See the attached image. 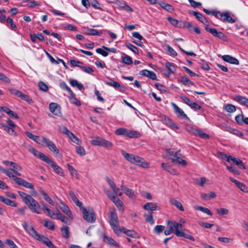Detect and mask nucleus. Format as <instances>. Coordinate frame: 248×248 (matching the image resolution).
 <instances>
[{
	"label": "nucleus",
	"instance_id": "603ef678",
	"mask_svg": "<svg viewBox=\"0 0 248 248\" xmlns=\"http://www.w3.org/2000/svg\"><path fill=\"white\" fill-rule=\"evenodd\" d=\"M70 63L71 65L73 67H79L81 68L83 63L78 60H70Z\"/></svg>",
	"mask_w": 248,
	"mask_h": 248
},
{
	"label": "nucleus",
	"instance_id": "72a5a7b5",
	"mask_svg": "<svg viewBox=\"0 0 248 248\" xmlns=\"http://www.w3.org/2000/svg\"><path fill=\"white\" fill-rule=\"evenodd\" d=\"M158 4L163 9L169 12H173L174 10L173 7L169 4L164 2H158Z\"/></svg>",
	"mask_w": 248,
	"mask_h": 248
},
{
	"label": "nucleus",
	"instance_id": "9b49d317",
	"mask_svg": "<svg viewBox=\"0 0 248 248\" xmlns=\"http://www.w3.org/2000/svg\"><path fill=\"white\" fill-rule=\"evenodd\" d=\"M205 29L206 31L212 33L215 37H217L224 41H226L227 40L226 36L223 32L218 31L216 29L211 28L208 26H206L205 27Z\"/></svg>",
	"mask_w": 248,
	"mask_h": 248
},
{
	"label": "nucleus",
	"instance_id": "864d4df0",
	"mask_svg": "<svg viewBox=\"0 0 248 248\" xmlns=\"http://www.w3.org/2000/svg\"><path fill=\"white\" fill-rule=\"evenodd\" d=\"M177 234L179 235V237H184L185 238L192 240V241H195L194 237L192 235L185 233L183 231L181 233H178Z\"/></svg>",
	"mask_w": 248,
	"mask_h": 248
},
{
	"label": "nucleus",
	"instance_id": "473e14b6",
	"mask_svg": "<svg viewBox=\"0 0 248 248\" xmlns=\"http://www.w3.org/2000/svg\"><path fill=\"white\" fill-rule=\"evenodd\" d=\"M0 201L12 207H16L17 206V204L14 201L2 196L0 197Z\"/></svg>",
	"mask_w": 248,
	"mask_h": 248
},
{
	"label": "nucleus",
	"instance_id": "bb28decb",
	"mask_svg": "<svg viewBox=\"0 0 248 248\" xmlns=\"http://www.w3.org/2000/svg\"><path fill=\"white\" fill-rule=\"evenodd\" d=\"M189 13L195 16L197 19L204 24H207V20L206 18L200 13L196 11H192Z\"/></svg>",
	"mask_w": 248,
	"mask_h": 248
},
{
	"label": "nucleus",
	"instance_id": "f704fd0d",
	"mask_svg": "<svg viewBox=\"0 0 248 248\" xmlns=\"http://www.w3.org/2000/svg\"><path fill=\"white\" fill-rule=\"evenodd\" d=\"M68 97L70 102L72 104H74L77 106H79L81 105L80 101L76 98L75 95L73 92L72 93H69V96Z\"/></svg>",
	"mask_w": 248,
	"mask_h": 248
},
{
	"label": "nucleus",
	"instance_id": "c756f323",
	"mask_svg": "<svg viewBox=\"0 0 248 248\" xmlns=\"http://www.w3.org/2000/svg\"><path fill=\"white\" fill-rule=\"evenodd\" d=\"M162 167L166 171L169 172L170 174L173 175H177L178 172L177 171L173 168H172L170 166H169L167 163H162Z\"/></svg>",
	"mask_w": 248,
	"mask_h": 248
},
{
	"label": "nucleus",
	"instance_id": "774afa93",
	"mask_svg": "<svg viewBox=\"0 0 248 248\" xmlns=\"http://www.w3.org/2000/svg\"><path fill=\"white\" fill-rule=\"evenodd\" d=\"M180 97L185 104H186L189 107L191 106V104L193 102L192 101L190 100L188 98H187L186 96L181 95L180 96Z\"/></svg>",
	"mask_w": 248,
	"mask_h": 248
},
{
	"label": "nucleus",
	"instance_id": "20e7f679",
	"mask_svg": "<svg viewBox=\"0 0 248 248\" xmlns=\"http://www.w3.org/2000/svg\"><path fill=\"white\" fill-rule=\"evenodd\" d=\"M25 203L28 206L29 208L32 212L38 214H42L40 206L37 201L32 197H31Z\"/></svg>",
	"mask_w": 248,
	"mask_h": 248
},
{
	"label": "nucleus",
	"instance_id": "c85d7f7f",
	"mask_svg": "<svg viewBox=\"0 0 248 248\" xmlns=\"http://www.w3.org/2000/svg\"><path fill=\"white\" fill-rule=\"evenodd\" d=\"M0 170L3 173H5L7 176H8L11 179L13 180L16 176L14 175V172L12 171L11 169H6L4 168L3 167L0 166Z\"/></svg>",
	"mask_w": 248,
	"mask_h": 248
},
{
	"label": "nucleus",
	"instance_id": "bf43d9fd",
	"mask_svg": "<svg viewBox=\"0 0 248 248\" xmlns=\"http://www.w3.org/2000/svg\"><path fill=\"white\" fill-rule=\"evenodd\" d=\"M165 226L163 225H156L154 229V232L156 234H159L165 230Z\"/></svg>",
	"mask_w": 248,
	"mask_h": 248
},
{
	"label": "nucleus",
	"instance_id": "a18cd8bd",
	"mask_svg": "<svg viewBox=\"0 0 248 248\" xmlns=\"http://www.w3.org/2000/svg\"><path fill=\"white\" fill-rule=\"evenodd\" d=\"M125 234L128 237H131L132 238H138V234L136 232L133 230H126L125 229Z\"/></svg>",
	"mask_w": 248,
	"mask_h": 248
},
{
	"label": "nucleus",
	"instance_id": "c9c22d12",
	"mask_svg": "<svg viewBox=\"0 0 248 248\" xmlns=\"http://www.w3.org/2000/svg\"><path fill=\"white\" fill-rule=\"evenodd\" d=\"M125 194L130 199L133 200L136 198V194L133 190L125 187Z\"/></svg>",
	"mask_w": 248,
	"mask_h": 248
},
{
	"label": "nucleus",
	"instance_id": "79ce46f5",
	"mask_svg": "<svg viewBox=\"0 0 248 248\" xmlns=\"http://www.w3.org/2000/svg\"><path fill=\"white\" fill-rule=\"evenodd\" d=\"M194 209L195 210L202 211L210 216H212L213 215V213L211 212V211L206 207H203L200 206H197L194 207Z\"/></svg>",
	"mask_w": 248,
	"mask_h": 248
},
{
	"label": "nucleus",
	"instance_id": "09e8293b",
	"mask_svg": "<svg viewBox=\"0 0 248 248\" xmlns=\"http://www.w3.org/2000/svg\"><path fill=\"white\" fill-rule=\"evenodd\" d=\"M44 226L50 230H54L55 228L53 223L48 219H45Z\"/></svg>",
	"mask_w": 248,
	"mask_h": 248
},
{
	"label": "nucleus",
	"instance_id": "680f3d73",
	"mask_svg": "<svg viewBox=\"0 0 248 248\" xmlns=\"http://www.w3.org/2000/svg\"><path fill=\"white\" fill-rule=\"evenodd\" d=\"M126 47H127L130 50L133 51L135 54H138L139 52L138 48L134 45L130 43H127L125 44Z\"/></svg>",
	"mask_w": 248,
	"mask_h": 248
},
{
	"label": "nucleus",
	"instance_id": "f3484780",
	"mask_svg": "<svg viewBox=\"0 0 248 248\" xmlns=\"http://www.w3.org/2000/svg\"><path fill=\"white\" fill-rule=\"evenodd\" d=\"M106 180L113 191L114 194H115V195L121 196L122 195V192L121 190L116 186V185L112 180H111L109 177H106Z\"/></svg>",
	"mask_w": 248,
	"mask_h": 248
},
{
	"label": "nucleus",
	"instance_id": "4be33fe9",
	"mask_svg": "<svg viewBox=\"0 0 248 248\" xmlns=\"http://www.w3.org/2000/svg\"><path fill=\"white\" fill-rule=\"evenodd\" d=\"M221 59L225 62L231 64L238 65L239 64V61L235 58L229 55H225L221 56Z\"/></svg>",
	"mask_w": 248,
	"mask_h": 248
},
{
	"label": "nucleus",
	"instance_id": "f03ea898",
	"mask_svg": "<svg viewBox=\"0 0 248 248\" xmlns=\"http://www.w3.org/2000/svg\"><path fill=\"white\" fill-rule=\"evenodd\" d=\"M23 228L34 238L42 242L44 244H46L49 238L44 235H41L39 234L35 230L32 226L28 227V223L24 222L22 224Z\"/></svg>",
	"mask_w": 248,
	"mask_h": 248
},
{
	"label": "nucleus",
	"instance_id": "dca6fc26",
	"mask_svg": "<svg viewBox=\"0 0 248 248\" xmlns=\"http://www.w3.org/2000/svg\"><path fill=\"white\" fill-rule=\"evenodd\" d=\"M49 108L51 113L57 116L61 115V107L56 103H50L49 105Z\"/></svg>",
	"mask_w": 248,
	"mask_h": 248
},
{
	"label": "nucleus",
	"instance_id": "338daca9",
	"mask_svg": "<svg viewBox=\"0 0 248 248\" xmlns=\"http://www.w3.org/2000/svg\"><path fill=\"white\" fill-rule=\"evenodd\" d=\"M59 130L60 131L65 135H66L67 136L69 135H71V132H70L67 128L64 126L62 125L60 126L59 127Z\"/></svg>",
	"mask_w": 248,
	"mask_h": 248
},
{
	"label": "nucleus",
	"instance_id": "4d7b16f0",
	"mask_svg": "<svg viewBox=\"0 0 248 248\" xmlns=\"http://www.w3.org/2000/svg\"><path fill=\"white\" fill-rule=\"evenodd\" d=\"M2 126L4 128V129L9 134L11 135L16 136V133L15 132L14 130V128H12V127H9L8 125H6L5 124H2Z\"/></svg>",
	"mask_w": 248,
	"mask_h": 248
},
{
	"label": "nucleus",
	"instance_id": "1a4fd4ad",
	"mask_svg": "<svg viewBox=\"0 0 248 248\" xmlns=\"http://www.w3.org/2000/svg\"><path fill=\"white\" fill-rule=\"evenodd\" d=\"M91 143L95 146H101L104 147H111L112 143L109 141L102 138L97 137L91 141Z\"/></svg>",
	"mask_w": 248,
	"mask_h": 248
},
{
	"label": "nucleus",
	"instance_id": "69168bd1",
	"mask_svg": "<svg viewBox=\"0 0 248 248\" xmlns=\"http://www.w3.org/2000/svg\"><path fill=\"white\" fill-rule=\"evenodd\" d=\"M225 109L229 112H233L236 111V107L232 104H227L225 107Z\"/></svg>",
	"mask_w": 248,
	"mask_h": 248
},
{
	"label": "nucleus",
	"instance_id": "37998d69",
	"mask_svg": "<svg viewBox=\"0 0 248 248\" xmlns=\"http://www.w3.org/2000/svg\"><path fill=\"white\" fill-rule=\"evenodd\" d=\"M216 194L214 192H210L209 193H205L201 194V197L202 199L207 201L215 198Z\"/></svg>",
	"mask_w": 248,
	"mask_h": 248
},
{
	"label": "nucleus",
	"instance_id": "e433bc0d",
	"mask_svg": "<svg viewBox=\"0 0 248 248\" xmlns=\"http://www.w3.org/2000/svg\"><path fill=\"white\" fill-rule=\"evenodd\" d=\"M171 160L173 163L178 164L182 166H184L187 164V163L186 160L178 157L177 156L175 158H171Z\"/></svg>",
	"mask_w": 248,
	"mask_h": 248
},
{
	"label": "nucleus",
	"instance_id": "a19ab883",
	"mask_svg": "<svg viewBox=\"0 0 248 248\" xmlns=\"http://www.w3.org/2000/svg\"><path fill=\"white\" fill-rule=\"evenodd\" d=\"M178 81L181 82L184 85L189 86L193 85L194 83L191 81L187 77H182L178 79Z\"/></svg>",
	"mask_w": 248,
	"mask_h": 248
},
{
	"label": "nucleus",
	"instance_id": "7c9ffc66",
	"mask_svg": "<svg viewBox=\"0 0 248 248\" xmlns=\"http://www.w3.org/2000/svg\"><path fill=\"white\" fill-rule=\"evenodd\" d=\"M170 203L175 206L177 208H178L181 211H184V208L183 207L182 203L178 201L175 200L174 198H171L170 200Z\"/></svg>",
	"mask_w": 248,
	"mask_h": 248
},
{
	"label": "nucleus",
	"instance_id": "8fccbe9b",
	"mask_svg": "<svg viewBox=\"0 0 248 248\" xmlns=\"http://www.w3.org/2000/svg\"><path fill=\"white\" fill-rule=\"evenodd\" d=\"M25 134L28 138L33 140L34 141H35V142L38 143V144H41V142H38V141L37 140L38 139H39V137L38 136L33 135L31 133L29 132H26Z\"/></svg>",
	"mask_w": 248,
	"mask_h": 248
},
{
	"label": "nucleus",
	"instance_id": "f8f14e48",
	"mask_svg": "<svg viewBox=\"0 0 248 248\" xmlns=\"http://www.w3.org/2000/svg\"><path fill=\"white\" fill-rule=\"evenodd\" d=\"M133 159L131 162L132 163L135 164L143 168H148L149 167V164L147 162H146L143 158L139 156L134 155Z\"/></svg>",
	"mask_w": 248,
	"mask_h": 248
},
{
	"label": "nucleus",
	"instance_id": "6e6552de",
	"mask_svg": "<svg viewBox=\"0 0 248 248\" xmlns=\"http://www.w3.org/2000/svg\"><path fill=\"white\" fill-rule=\"evenodd\" d=\"M104 192L107 195L108 197L113 202L115 205L118 207H121L123 205V202L117 197V195H115V194H113L110 192L107 188L104 187Z\"/></svg>",
	"mask_w": 248,
	"mask_h": 248
},
{
	"label": "nucleus",
	"instance_id": "9d476101",
	"mask_svg": "<svg viewBox=\"0 0 248 248\" xmlns=\"http://www.w3.org/2000/svg\"><path fill=\"white\" fill-rule=\"evenodd\" d=\"M219 154L221 155L222 156H224L226 158V160L228 162L232 161L233 163L238 166L240 168L245 169V166L243 162L239 158H235L231 155H227L223 153L219 152Z\"/></svg>",
	"mask_w": 248,
	"mask_h": 248
},
{
	"label": "nucleus",
	"instance_id": "423d86ee",
	"mask_svg": "<svg viewBox=\"0 0 248 248\" xmlns=\"http://www.w3.org/2000/svg\"><path fill=\"white\" fill-rule=\"evenodd\" d=\"M82 212L83 214V217L87 221L93 223L95 220V213L93 209H87L85 207H82Z\"/></svg>",
	"mask_w": 248,
	"mask_h": 248
},
{
	"label": "nucleus",
	"instance_id": "5fc2aeb1",
	"mask_svg": "<svg viewBox=\"0 0 248 248\" xmlns=\"http://www.w3.org/2000/svg\"><path fill=\"white\" fill-rule=\"evenodd\" d=\"M177 234L179 235V237H184L185 238L192 240V241H195L194 237L192 235L185 233L183 231L181 233H178Z\"/></svg>",
	"mask_w": 248,
	"mask_h": 248
},
{
	"label": "nucleus",
	"instance_id": "13d9d810",
	"mask_svg": "<svg viewBox=\"0 0 248 248\" xmlns=\"http://www.w3.org/2000/svg\"><path fill=\"white\" fill-rule=\"evenodd\" d=\"M217 213L219 216H224L228 214L229 210L224 208H218L216 209Z\"/></svg>",
	"mask_w": 248,
	"mask_h": 248
},
{
	"label": "nucleus",
	"instance_id": "4c0bfd02",
	"mask_svg": "<svg viewBox=\"0 0 248 248\" xmlns=\"http://www.w3.org/2000/svg\"><path fill=\"white\" fill-rule=\"evenodd\" d=\"M12 167H13V168L11 169L16 175L18 176H21V174L17 171V170H22V167L21 166H20L17 163L13 162V164H12Z\"/></svg>",
	"mask_w": 248,
	"mask_h": 248
},
{
	"label": "nucleus",
	"instance_id": "0e129e2a",
	"mask_svg": "<svg viewBox=\"0 0 248 248\" xmlns=\"http://www.w3.org/2000/svg\"><path fill=\"white\" fill-rule=\"evenodd\" d=\"M76 151L80 156H84L86 155L85 149L81 146H78L76 148Z\"/></svg>",
	"mask_w": 248,
	"mask_h": 248
},
{
	"label": "nucleus",
	"instance_id": "b1692460",
	"mask_svg": "<svg viewBox=\"0 0 248 248\" xmlns=\"http://www.w3.org/2000/svg\"><path fill=\"white\" fill-rule=\"evenodd\" d=\"M140 74L148 77L152 80H156L157 79L156 75L153 71L143 70L140 72Z\"/></svg>",
	"mask_w": 248,
	"mask_h": 248
},
{
	"label": "nucleus",
	"instance_id": "ea45409f",
	"mask_svg": "<svg viewBox=\"0 0 248 248\" xmlns=\"http://www.w3.org/2000/svg\"><path fill=\"white\" fill-rule=\"evenodd\" d=\"M70 84L72 87H77L79 90H82L84 89L83 84L81 83H79L76 79H71L70 80Z\"/></svg>",
	"mask_w": 248,
	"mask_h": 248
},
{
	"label": "nucleus",
	"instance_id": "7ed1b4c3",
	"mask_svg": "<svg viewBox=\"0 0 248 248\" xmlns=\"http://www.w3.org/2000/svg\"><path fill=\"white\" fill-rule=\"evenodd\" d=\"M42 142L51 151L54 155L57 157H61L62 155L60 153L59 150L57 148L54 143L49 139L43 137Z\"/></svg>",
	"mask_w": 248,
	"mask_h": 248
},
{
	"label": "nucleus",
	"instance_id": "f257e3e1",
	"mask_svg": "<svg viewBox=\"0 0 248 248\" xmlns=\"http://www.w3.org/2000/svg\"><path fill=\"white\" fill-rule=\"evenodd\" d=\"M109 218L110 225L116 235L119 236L121 233H124V228L119 226L118 217L115 213L111 212Z\"/></svg>",
	"mask_w": 248,
	"mask_h": 248
},
{
	"label": "nucleus",
	"instance_id": "de8ad7c7",
	"mask_svg": "<svg viewBox=\"0 0 248 248\" xmlns=\"http://www.w3.org/2000/svg\"><path fill=\"white\" fill-rule=\"evenodd\" d=\"M19 97L22 100L27 102L29 104H32L33 102L32 99L28 95L22 92Z\"/></svg>",
	"mask_w": 248,
	"mask_h": 248
},
{
	"label": "nucleus",
	"instance_id": "e2e57ef3",
	"mask_svg": "<svg viewBox=\"0 0 248 248\" xmlns=\"http://www.w3.org/2000/svg\"><path fill=\"white\" fill-rule=\"evenodd\" d=\"M67 168L72 176L75 177H77L78 176L77 171L73 166L70 165L69 164H68Z\"/></svg>",
	"mask_w": 248,
	"mask_h": 248
},
{
	"label": "nucleus",
	"instance_id": "2f4dec72",
	"mask_svg": "<svg viewBox=\"0 0 248 248\" xmlns=\"http://www.w3.org/2000/svg\"><path fill=\"white\" fill-rule=\"evenodd\" d=\"M166 67L168 69L169 73L168 77H169L170 74L174 73L176 70V66L170 62H166L165 63Z\"/></svg>",
	"mask_w": 248,
	"mask_h": 248
},
{
	"label": "nucleus",
	"instance_id": "0eeeda50",
	"mask_svg": "<svg viewBox=\"0 0 248 248\" xmlns=\"http://www.w3.org/2000/svg\"><path fill=\"white\" fill-rule=\"evenodd\" d=\"M186 130L189 134L191 135L195 136L198 135L201 138L204 139H207L209 138V135L207 134L190 126H187Z\"/></svg>",
	"mask_w": 248,
	"mask_h": 248
},
{
	"label": "nucleus",
	"instance_id": "58836bf2",
	"mask_svg": "<svg viewBox=\"0 0 248 248\" xmlns=\"http://www.w3.org/2000/svg\"><path fill=\"white\" fill-rule=\"evenodd\" d=\"M61 231L64 238L68 239L70 237V232L68 226H65L62 227L61 229Z\"/></svg>",
	"mask_w": 248,
	"mask_h": 248
},
{
	"label": "nucleus",
	"instance_id": "cd10ccee",
	"mask_svg": "<svg viewBox=\"0 0 248 248\" xmlns=\"http://www.w3.org/2000/svg\"><path fill=\"white\" fill-rule=\"evenodd\" d=\"M143 208L146 210L154 211L157 209V203L152 202H147L143 205Z\"/></svg>",
	"mask_w": 248,
	"mask_h": 248
},
{
	"label": "nucleus",
	"instance_id": "6e6d98bb",
	"mask_svg": "<svg viewBox=\"0 0 248 248\" xmlns=\"http://www.w3.org/2000/svg\"><path fill=\"white\" fill-rule=\"evenodd\" d=\"M18 193L25 203L31 197V195L22 191H18Z\"/></svg>",
	"mask_w": 248,
	"mask_h": 248
},
{
	"label": "nucleus",
	"instance_id": "412c9836",
	"mask_svg": "<svg viewBox=\"0 0 248 248\" xmlns=\"http://www.w3.org/2000/svg\"><path fill=\"white\" fill-rule=\"evenodd\" d=\"M141 134L137 131L125 129V136L129 138H140L141 137Z\"/></svg>",
	"mask_w": 248,
	"mask_h": 248
},
{
	"label": "nucleus",
	"instance_id": "5701e85b",
	"mask_svg": "<svg viewBox=\"0 0 248 248\" xmlns=\"http://www.w3.org/2000/svg\"><path fill=\"white\" fill-rule=\"evenodd\" d=\"M232 99L248 108V98L239 95H236L233 97Z\"/></svg>",
	"mask_w": 248,
	"mask_h": 248
},
{
	"label": "nucleus",
	"instance_id": "4468645a",
	"mask_svg": "<svg viewBox=\"0 0 248 248\" xmlns=\"http://www.w3.org/2000/svg\"><path fill=\"white\" fill-rule=\"evenodd\" d=\"M48 164L50 165L51 167L53 168V170L57 173L58 174L63 176L64 175V173L61 168H60L55 162L52 161L49 157L46 162Z\"/></svg>",
	"mask_w": 248,
	"mask_h": 248
},
{
	"label": "nucleus",
	"instance_id": "393cba45",
	"mask_svg": "<svg viewBox=\"0 0 248 248\" xmlns=\"http://www.w3.org/2000/svg\"><path fill=\"white\" fill-rule=\"evenodd\" d=\"M229 179L231 181V182L234 183L236 185V186L242 191L245 192L248 191V187L243 183L237 181V180L235 179L234 178L232 177H230Z\"/></svg>",
	"mask_w": 248,
	"mask_h": 248
},
{
	"label": "nucleus",
	"instance_id": "39448f33",
	"mask_svg": "<svg viewBox=\"0 0 248 248\" xmlns=\"http://www.w3.org/2000/svg\"><path fill=\"white\" fill-rule=\"evenodd\" d=\"M168 228H171L174 233L177 237H179L178 233H181L183 231V225L181 223H179L174 221H167Z\"/></svg>",
	"mask_w": 248,
	"mask_h": 248
},
{
	"label": "nucleus",
	"instance_id": "aec40b11",
	"mask_svg": "<svg viewBox=\"0 0 248 248\" xmlns=\"http://www.w3.org/2000/svg\"><path fill=\"white\" fill-rule=\"evenodd\" d=\"M220 20L224 22L230 23H233L235 22V20L231 16L230 13L228 11L222 12Z\"/></svg>",
	"mask_w": 248,
	"mask_h": 248
},
{
	"label": "nucleus",
	"instance_id": "6ab92c4d",
	"mask_svg": "<svg viewBox=\"0 0 248 248\" xmlns=\"http://www.w3.org/2000/svg\"><path fill=\"white\" fill-rule=\"evenodd\" d=\"M59 208L70 219H73V217L69 207L62 201H61V204L59 205Z\"/></svg>",
	"mask_w": 248,
	"mask_h": 248
},
{
	"label": "nucleus",
	"instance_id": "a878e982",
	"mask_svg": "<svg viewBox=\"0 0 248 248\" xmlns=\"http://www.w3.org/2000/svg\"><path fill=\"white\" fill-rule=\"evenodd\" d=\"M103 241L107 243L108 244L113 246L116 247H119V244L116 242L113 238L111 237L106 235L105 234H103Z\"/></svg>",
	"mask_w": 248,
	"mask_h": 248
},
{
	"label": "nucleus",
	"instance_id": "49530a36",
	"mask_svg": "<svg viewBox=\"0 0 248 248\" xmlns=\"http://www.w3.org/2000/svg\"><path fill=\"white\" fill-rule=\"evenodd\" d=\"M86 33L88 35H100L102 33V32L101 31H97L95 29L88 28Z\"/></svg>",
	"mask_w": 248,
	"mask_h": 248
},
{
	"label": "nucleus",
	"instance_id": "052dcab7",
	"mask_svg": "<svg viewBox=\"0 0 248 248\" xmlns=\"http://www.w3.org/2000/svg\"><path fill=\"white\" fill-rule=\"evenodd\" d=\"M8 90L12 94L15 95L18 97H20L22 93V92L15 88H9Z\"/></svg>",
	"mask_w": 248,
	"mask_h": 248
},
{
	"label": "nucleus",
	"instance_id": "c03bdc74",
	"mask_svg": "<svg viewBox=\"0 0 248 248\" xmlns=\"http://www.w3.org/2000/svg\"><path fill=\"white\" fill-rule=\"evenodd\" d=\"M104 83L106 84L112 86L116 89L120 88V89H121V88H122L119 82L114 80L105 81Z\"/></svg>",
	"mask_w": 248,
	"mask_h": 248
},
{
	"label": "nucleus",
	"instance_id": "2eb2a0df",
	"mask_svg": "<svg viewBox=\"0 0 248 248\" xmlns=\"http://www.w3.org/2000/svg\"><path fill=\"white\" fill-rule=\"evenodd\" d=\"M171 105L173 107L175 113L178 116L183 119L186 120H189V118L187 117L186 114L185 113L184 111L180 108L176 104L173 102L171 103Z\"/></svg>",
	"mask_w": 248,
	"mask_h": 248
},
{
	"label": "nucleus",
	"instance_id": "a211bd4d",
	"mask_svg": "<svg viewBox=\"0 0 248 248\" xmlns=\"http://www.w3.org/2000/svg\"><path fill=\"white\" fill-rule=\"evenodd\" d=\"M160 121L165 124L171 128L172 129H178L179 127L169 118L166 116H162L160 117Z\"/></svg>",
	"mask_w": 248,
	"mask_h": 248
},
{
	"label": "nucleus",
	"instance_id": "3c124183",
	"mask_svg": "<svg viewBox=\"0 0 248 248\" xmlns=\"http://www.w3.org/2000/svg\"><path fill=\"white\" fill-rule=\"evenodd\" d=\"M144 217L146 221L150 223V224L153 225L154 223L152 213H150L149 214L144 215Z\"/></svg>",
	"mask_w": 248,
	"mask_h": 248
},
{
	"label": "nucleus",
	"instance_id": "ddd939ff",
	"mask_svg": "<svg viewBox=\"0 0 248 248\" xmlns=\"http://www.w3.org/2000/svg\"><path fill=\"white\" fill-rule=\"evenodd\" d=\"M28 150L30 151V152L32 154L35 156L45 162H46V160L49 158L48 156H46L43 153L38 151L32 146L29 147Z\"/></svg>",
	"mask_w": 248,
	"mask_h": 248
}]
</instances>
